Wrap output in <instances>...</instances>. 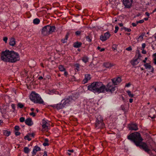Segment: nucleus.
Masks as SVG:
<instances>
[{"mask_svg":"<svg viewBox=\"0 0 156 156\" xmlns=\"http://www.w3.org/2000/svg\"><path fill=\"white\" fill-rule=\"evenodd\" d=\"M86 40L89 42H90L91 41V38L89 36H87L86 37Z\"/></svg>","mask_w":156,"mask_h":156,"instance_id":"obj_32","label":"nucleus"},{"mask_svg":"<svg viewBox=\"0 0 156 156\" xmlns=\"http://www.w3.org/2000/svg\"><path fill=\"white\" fill-rule=\"evenodd\" d=\"M30 136L28 135H26L24 137V139L26 140H27L30 141L31 140V138L29 137Z\"/></svg>","mask_w":156,"mask_h":156,"instance_id":"obj_30","label":"nucleus"},{"mask_svg":"<svg viewBox=\"0 0 156 156\" xmlns=\"http://www.w3.org/2000/svg\"><path fill=\"white\" fill-rule=\"evenodd\" d=\"M154 64L156 65V57H155V58H154Z\"/></svg>","mask_w":156,"mask_h":156,"instance_id":"obj_58","label":"nucleus"},{"mask_svg":"<svg viewBox=\"0 0 156 156\" xmlns=\"http://www.w3.org/2000/svg\"><path fill=\"white\" fill-rule=\"evenodd\" d=\"M15 134L16 136H19L20 134V133L17 131L15 132Z\"/></svg>","mask_w":156,"mask_h":156,"instance_id":"obj_52","label":"nucleus"},{"mask_svg":"<svg viewBox=\"0 0 156 156\" xmlns=\"http://www.w3.org/2000/svg\"><path fill=\"white\" fill-rule=\"evenodd\" d=\"M24 152L26 154H28L30 151V150L27 147H25L23 149Z\"/></svg>","mask_w":156,"mask_h":156,"instance_id":"obj_25","label":"nucleus"},{"mask_svg":"<svg viewBox=\"0 0 156 156\" xmlns=\"http://www.w3.org/2000/svg\"><path fill=\"white\" fill-rule=\"evenodd\" d=\"M142 50V53L143 54H146V51L144 50V49H141Z\"/></svg>","mask_w":156,"mask_h":156,"instance_id":"obj_51","label":"nucleus"},{"mask_svg":"<svg viewBox=\"0 0 156 156\" xmlns=\"http://www.w3.org/2000/svg\"><path fill=\"white\" fill-rule=\"evenodd\" d=\"M1 60L6 62H15L20 60L19 54L13 51L6 50L2 52Z\"/></svg>","mask_w":156,"mask_h":156,"instance_id":"obj_2","label":"nucleus"},{"mask_svg":"<svg viewBox=\"0 0 156 156\" xmlns=\"http://www.w3.org/2000/svg\"><path fill=\"white\" fill-rule=\"evenodd\" d=\"M119 25L120 26V27H123V24L122 23H119Z\"/></svg>","mask_w":156,"mask_h":156,"instance_id":"obj_62","label":"nucleus"},{"mask_svg":"<svg viewBox=\"0 0 156 156\" xmlns=\"http://www.w3.org/2000/svg\"><path fill=\"white\" fill-rule=\"evenodd\" d=\"M111 34L108 32L105 33L104 35H102L100 37V40L102 41H106L107 39L109 38Z\"/></svg>","mask_w":156,"mask_h":156,"instance_id":"obj_10","label":"nucleus"},{"mask_svg":"<svg viewBox=\"0 0 156 156\" xmlns=\"http://www.w3.org/2000/svg\"><path fill=\"white\" fill-rule=\"evenodd\" d=\"M43 79V77L42 76H41L38 78V79H39L40 80H41V79Z\"/></svg>","mask_w":156,"mask_h":156,"instance_id":"obj_63","label":"nucleus"},{"mask_svg":"<svg viewBox=\"0 0 156 156\" xmlns=\"http://www.w3.org/2000/svg\"><path fill=\"white\" fill-rule=\"evenodd\" d=\"M129 129L130 130L136 131L138 130L137 126L136 124H131L129 126Z\"/></svg>","mask_w":156,"mask_h":156,"instance_id":"obj_15","label":"nucleus"},{"mask_svg":"<svg viewBox=\"0 0 156 156\" xmlns=\"http://www.w3.org/2000/svg\"><path fill=\"white\" fill-rule=\"evenodd\" d=\"M11 134V133L10 131H6L5 133V135L6 136H9Z\"/></svg>","mask_w":156,"mask_h":156,"instance_id":"obj_37","label":"nucleus"},{"mask_svg":"<svg viewBox=\"0 0 156 156\" xmlns=\"http://www.w3.org/2000/svg\"><path fill=\"white\" fill-rule=\"evenodd\" d=\"M30 115H32V116L33 117H34L35 116V113L34 112H32L31 113H30Z\"/></svg>","mask_w":156,"mask_h":156,"instance_id":"obj_50","label":"nucleus"},{"mask_svg":"<svg viewBox=\"0 0 156 156\" xmlns=\"http://www.w3.org/2000/svg\"><path fill=\"white\" fill-rule=\"evenodd\" d=\"M103 118L101 115H98V127L100 128H103L105 126L103 123Z\"/></svg>","mask_w":156,"mask_h":156,"instance_id":"obj_9","label":"nucleus"},{"mask_svg":"<svg viewBox=\"0 0 156 156\" xmlns=\"http://www.w3.org/2000/svg\"><path fill=\"white\" fill-rule=\"evenodd\" d=\"M106 88L101 82H98V93H105L106 91Z\"/></svg>","mask_w":156,"mask_h":156,"instance_id":"obj_8","label":"nucleus"},{"mask_svg":"<svg viewBox=\"0 0 156 156\" xmlns=\"http://www.w3.org/2000/svg\"><path fill=\"white\" fill-rule=\"evenodd\" d=\"M145 14L147 16H149L150 15L149 13L148 12H145Z\"/></svg>","mask_w":156,"mask_h":156,"instance_id":"obj_59","label":"nucleus"},{"mask_svg":"<svg viewBox=\"0 0 156 156\" xmlns=\"http://www.w3.org/2000/svg\"><path fill=\"white\" fill-rule=\"evenodd\" d=\"M130 85V83H128L126 85V87H129Z\"/></svg>","mask_w":156,"mask_h":156,"instance_id":"obj_61","label":"nucleus"},{"mask_svg":"<svg viewBox=\"0 0 156 156\" xmlns=\"http://www.w3.org/2000/svg\"><path fill=\"white\" fill-rule=\"evenodd\" d=\"M126 50L128 51H131L132 50V48L131 46H129V47L126 48Z\"/></svg>","mask_w":156,"mask_h":156,"instance_id":"obj_44","label":"nucleus"},{"mask_svg":"<svg viewBox=\"0 0 156 156\" xmlns=\"http://www.w3.org/2000/svg\"><path fill=\"white\" fill-rule=\"evenodd\" d=\"M64 75L65 76H67L68 75V73L66 71H65L64 73Z\"/></svg>","mask_w":156,"mask_h":156,"instance_id":"obj_55","label":"nucleus"},{"mask_svg":"<svg viewBox=\"0 0 156 156\" xmlns=\"http://www.w3.org/2000/svg\"><path fill=\"white\" fill-rule=\"evenodd\" d=\"M127 138L133 142L136 146H139L147 153L150 155L152 154L148 146L146 143H141L142 139L140 133L137 132L132 133L127 136Z\"/></svg>","mask_w":156,"mask_h":156,"instance_id":"obj_1","label":"nucleus"},{"mask_svg":"<svg viewBox=\"0 0 156 156\" xmlns=\"http://www.w3.org/2000/svg\"><path fill=\"white\" fill-rule=\"evenodd\" d=\"M98 82H94L88 86V90L94 93L98 92Z\"/></svg>","mask_w":156,"mask_h":156,"instance_id":"obj_6","label":"nucleus"},{"mask_svg":"<svg viewBox=\"0 0 156 156\" xmlns=\"http://www.w3.org/2000/svg\"><path fill=\"white\" fill-rule=\"evenodd\" d=\"M129 101V102L130 103H132V102L133 101V99H131V98L130 99Z\"/></svg>","mask_w":156,"mask_h":156,"instance_id":"obj_64","label":"nucleus"},{"mask_svg":"<svg viewBox=\"0 0 156 156\" xmlns=\"http://www.w3.org/2000/svg\"><path fill=\"white\" fill-rule=\"evenodd\" d=\"M115 85L113 82H109L107 85L106 92H110L112 93L114 91L115 89Z\"/></svg>","mask_w":156,"mask_h":156,"instance_id":"obj_7","label":"nucleus"},{"mask_svg":"<svg viewBox=\"0 0 156 156\" xmlns=\"http://www.w3.org/2000/svg\"><path fill=\"white\" fill-rule=\"evenodd\" d=\"M25 123L27 125L31 126L33 124V122L31 118H29L25 120Z\"/></svg>","mask_w":156,"mask_h":156,"instance_id":"obj_17","label":"nucleus"},{"mask_svg":"<svg viewBox=\"0 0 156 156\" xmlns=\"http://www.w3.org/2000/svg\"><path fill=\"white\" fill-rule=\"evenodd\" d=\"M147 57H146L145 58V59L144 60H143V62H144V63H146V60H147Z\"/></svg>","mask_w":156,"mask_h":156,"instance_id":"obj_54","label":"nucleus"},{"mask_svg":"<svg viewBox=\"0 0 156 156\" xmlns=\"http://www.w3.org/2000/svg\"><path fill=\"white\" fill-rule=\"evenodd\" d=\"M15 129L16 131H18L20 129V127L19 126H16L15 127Z\"/></svg>","mask_w":156,"mask_h":156,"instance_id":"obj_42","label":"nucleus"},{"mask_svg":"<svg viewBox=\"0 0 156 156\" xmlns=\"http://www.w3.org/2000/svg\"><path fill=\"white\" fill-rule=\"evenodd\" d=\"M144 22V21L143 20H140L139 21H137L136 22L137 24L138 23H143Z\"/></svg>","mask_w":156,"mask_h":156,"instance_id":"obj_41","label":"nucleus"},{"mask_svg":"<svg viewBox=\"0 0 156 156\" xmlns=\"http://www.w3.org/2000/svg\"><path fill=\"white\" fill-rule=\"evenodd\" d=\"M141 57V55L140 53H139L138 54V57L137 58H136V59H138V60H139V59H140V58Z\"/></svg>","mask_w":156,"mask_h":156,"instance_id":"obj_46","label":"nucleus"},{"mask_svg":"<svg viewBox=\"0 0 156 156\" xmlns=\"http://www.w3.org/2000/svg\"><path fill=\"white\" fill-rule=\"evenodd\" d=\"M142 48L141 49H144V48L146 47V44L145 43H143L142 44Z\"/></svg>","mask_w":156,"mask_h":156,"instance_id":"obj_47","label":"nucleus"},{"mask_svg":"<svg viewBox=\"0 0 156 156\" xmlns=\"http://www.w3.org/2000/svg\"><path fill=\"white\" fill-rule=\"evenodd\" d=\"M81 33V31H80L79 30L77 31L76 32L75 34H76V35L77 36L79 35Z\"/></svg>","mask_w":156,"mask_h":156,"instance_id":"obj_40","label":"nucleus"},{"mask_svg":"<svg viewBox=\"0 0 156 156\" xmlns=\"http://www.w3.org/2000/svg\"><path fill=\"white\" fill-rule=\"evenodd\" d=\"M124 30L126 31H127L128 32H130L131 31V30L130 29L126 27H125L124 28Z\"/></svg>","mask_w":156,"mask_h":156,"instance_id":"obj_39","label":"nucleus"},{"mask_svg":"<svg viewBox=\"0 0 156 156\" xmlns=\"http://www.w3.org/2000/svg\"><path fill=\"white\" fill-rule=\"evenodd\" d=\"M145 68L148 70H151V72H153L154 70V69L151 66V65L149 63H146L144 64Z\"/></svg>","mask_w":156,"mask_h":156,"instance_id":"obj_18","label":"nucleus"},{"mask_svg":"<svg viewBox=\"0 0 156 156\" xmlns=\"http://www.w3.org/2000/svg\"><path fill=\"white\" fill-rule=\"evenodd\" d=\"M96 126H97V123H98V117L96 118Z\"/></svg>","mask_w":156,"mask_h":156,"instance_id":"obj_60","label":"nucleus"},{"mask_svg":"<svg viewBox=\"0 0 156 156\" xmlns=\"http://www.w3.org/2000/svg\"><path fill=\"white\" fill-rule=\"evenodd\" d=\"M137 23L136 24L135 23H132V25L133 27H136V25H137Z\"/></svg>","mask_w":156,"mask_h":156,"instance_id":"obj_57","label":"nucleus"},{"mask_svg":"<svg viewBox=\"0 0 156 156\" xmlns=\"http://www.w3.org/2000/svg\"><path fill=\"white\" fill-rule=\"evenodd\" d=\"M127 93L129 96L131 98H132L133 97L134 95L133 94L131 93V92L130 91L128 90L126 91Z\"/></svg>","mask_w":156,"mask_h":156,"instance_id":"obj_29","label":"nucleus"},{"mask_svg":"<svg viewBox=\"0 0 156 156\" xmlns=\"http://www.w3.org/2000/svg\"><path fill=\"white\" fill-rule=\"evenodd\" d=\"M72 99L71 97H69L66 100H62L61 103H59L54 105H51L50 106L52 107H65L69 106L72 102Z\"/></svg>","mask_w":156,"mask_h":156,"instance_id":"obj_4","label":"nucleus"},{"mask_svg":"<svg viewBox=\"0 0 156 156\" xmlns=\"http://www.w3.org/2000/svg\"><path fill=\"white\" fill-rule=\"evenodd\" d=\"M68 38V35H66L65 37V38L62 40H61L62 42L63 43H65L67 41V40Z\"/></svg>","mask_w":156,"mask_h":156,"instance_id":"obj_27","label":"nucleus"},{"mask_svg":"<svg viewBox=\"0 0 156 156\" xmlns=\"http://www.w3.org/2000/svg\"><path fill=\"white\" fill-rule=\"evenodd\" d=\"M55 30V27L54 26L48 25L43 28L41 33L43 35L46 36L54 32Z\"/></svg>","mask_w":156,"mask_h":156,"instance_id":"obj_5","label":"nucleus"},{"mask_svg":"<svg viewBox=\"0 0 156 156\" xmlns=\"http://www.w3.org/2000/svg\"><path fill=\"white\" fill-rule=\"evenodd\" d=\"M43 156H48L47 154V152L46 151H44V154Z\"/></svg>","mask_w":156,"mask_h":156,"instance_id":"obj_56","label":"nucleus"},{"mask_svg":"<svg viewBox=\"0 0 156 156\" xmlns=\"http://www.w3.org/2000/svg\"><path fill=\"white\" fill-rule=\"evenodd\" d=\"M124 112V113H126V112H127L128 111V108H121V109Z\"/></svg>","mask_w":156,"mask_h":156,"instance_id":"obj_31","label":"nucleus"},{"mask_svg":"<svg viewBox=\"0 0 156 156\" xmlns=\"http://www.w3.org/2000/svg\"><path fill=\"white\" fill-rule=\"evenodd\" d=\"M103 66L107 68H109L113 66L114 65L109 62H107L104 63Z\"/></svg>","mask_w":156,"mask_h":156,"instance_id":"obj_19","label":"nucleus"},{"mask_svg":"<svg viewBox=\"0 0 156 156\" xmlns=\"http://www.w3.org/2000/svg\"><path fill=\"white\" fill-rule=\"evenodd\" d=\"M68 151L70 153H73L74 152V150L73 149L71 150H68Z\"/></svg>","mask_w":156,"mask_h":156,"instance_id":"obj_53","label":"nucleus"},{"mask_svg":"<svg viewBox=\"0 0 156 156\" xmlns=\"http://www.w3.org/2000/svg\"><path fill=\"white\" fill-rule=\"evenodd\" d=\"M143 39V37L140 35L138 38V41H142Z\"/></svg>","mask_w":156,"mask_h":156,"instance_id":"obj_33","label":"nucleus"},{"mask_svg":"<svg viewBox=\"0 0 156 156\" xmlns=\"http://www.w3.org/2000/svg\"><path fill=\"white\" fill-rule=\"evenodd\" d=\"M9 44L11 46H14L16 44V41L14 38L12 37L10 39Z\"/></svg>","mask_w":156,"mask_h":156,"instance_id":"obj_20","label":"nucleus"},{"mask_svg":"<svg viewBox=\"0 0 156 156\" xmlns=\"http://www.w3.org/2000/svg\"><path fill=\"white\" fill-rule=\"evenodd\" d=\"M41 150V149L40 147L37 145L34 146V147L33 151L31 152L32 156H35V155L36 154L37 152L40 151Z\"/></svg>","mask_w":156,"mask_h":156,"instance_id":"obj_14","label":"nucleus"},{"mask_svg":"<svg viewBox=\"0 0 156 156\" xmlns=\"http://www.w3.org/2000/svg\"><path fill=\"white\" fill-rule=\"evenodd\" d=\"M20 122H25V120L24 117H21L20 118Z\"/></svg>","mask_w":156,"mask_h":156,"instance_id":"obj_34","label":"nucleus"},{"mask_svg":"<svg viewBox=\"0 0 156 156\" xmlns=\"http://www.w3.org/2000/svg\"><path fill=\"white\" fill-rule=\"evenodd\" d=\"M82 60L83 62H84L85 63H86L88 62L89 58L87 56H84L82 57Z\"/></svg>","mask_w":156,"mask_h":156,"instance_id":"obj_24","label":"nucleus"},{"mask_svg":"<svg viewBox=\"0 0 156 156\" xmlns=\"http://www.w3.org/2000/svg\"><path fill=\"white\" fill-rule=\"evenodd\" d=\"M30 98L32 101L34 103L45 105V104L44 103L43 101L39 94L34 92H31L30 96Z\"/></svg>","mask_w":156,"mask_h":156,"instance_id":"obj_3","label":"nucleus"},{"mask_svg":"<svg viewBox=\"0 0 156 156\" xmlns=\"http://www.w3.org/2000/svg\"><path fill=\"white\" fill-rule=\"evenodd\" d=\"M117 48V46L116 45H113L112 47V49H113L114 50H115Z\"/></svg>","mask_w":156,"mask_h":156,"instance_id":"obj_49","label":"nucleus"},{"mask_svg":"<svg viewBox=\"0 0 156 156\" xmlns=\"http://www.w3.org/2000/svg\"><path fill=\"white\" fill-rule=\"evenodd\" d=\"M49 122L45 119H44L42 122V126L44 129H48L49 125Z\"/></svg>","mask_w":156,"mask_h":156,"instance_id":"obj_12","label":"nucleus"},{"mask_svg":"<svg viewBox=\"0 0 156 156\" xmlns=\"http://www.w3.org/2000/svg\"><path fill=\"white\" fill-rule=\"evenodd\" d=\"M44 142L43 144V145L44 147L48 146H49V144L48 143L49 140L48 138H45L44 139Z\"/></svg>","mask_w":156,"mask_h":156,"instance_id":"obj_23","label":"nucleus"},{"mask_svg":"<svg viewBox=\"0 0 156 156\" xmlns=\"http://www.w3.org/2000/svg\"><path fill=\"white\" fill-rule=\"evenodd\" d=\"M119 29V27L118 26H116L115 27V30L114 31V33H116L118 32Z\"/></svg>","mask_w":156,"mask_h":156,"instance_id":"obj_38","label":"nucleus"},{"mask_svg":"<svg viewBox=\"0 0 156 156\" xmlns=\"http://www.w3.org/2000/svg\"><path fill=\"white\" fill-rule=\"evenodd\" d=\"M29 135L30 136L34 137L35 136V134L34 133H30L29 134Z\"/></svg>","mask_w":156,"mask_h":156,"instance_id":"obj_45","label":"nucleus"},{"mask_svg":"<svg viewBox=\"0 0 156 156\" xmlns=\"http://www.w3.org/2000/svg\"><path fill=\"white\" fill-rule=\"evenodd\" d=\"M133 0H123V3L126 8H130L132 5Z\"/></svg>","mask_w":156,"mask_h":156,"instance_id":"obj_11","label":"nucleus"},{"mask_svg":"<svg viewBox=\"0 0 156 156\" xmlns=\"http://www.w3.org/2000/svg\"><path fill=\"white\" fill-rule=\"evenodd\" d=\"M91 79L90 75L89 74H86L85 75V78L83 80L82 83L85 84L88 82Z\"/></svg>","mask_w":156,"mask_h":156,"instance_id":"obj_16","label":"nucleus"},{"mask_svg":"<svg viewBox=\"0 0 156 156\" xmlns=\"http://www.w3.org/2000/svg\"><path fill=\"white\" fill-rule=\"evenodd\" d=\"M82 45L81 43L79 42H76L73 44V46L76 48L80 47Z\"/></svg>","mask_w":156,"mask_h":156,"instance_id":"obj_22","label":"nucleus"},{"mask_svg":"<svg viewBox=\"0 0 156 156\" xmlns=\"http://www.w3.org/2000/svg\"><path fill=\"white\" fill-rule=\"evenodd\" d=\"M40 22V20L39 19L36 18L34 19L33 21V23L34 24H37Z\"/></svg>","mask_w":156,"mask_h":156,"instance_id":"obj_26","label":"nucleus"},{"mask_svg":"<svg viewBox=\"0 0 156 156\" xmlns=\"http://www.w3.org/2000/svg\"><path fill=\"white\" fill-rule=\"evenodd\" d=\"M3 40L6 43L7 42L8 38L7 37H3Z\"/></svg>","mask_w":156,"mask_h":156,"instance_id":"obj_43","label":"nucleus"},{"mask_svg":"<svg viewBox=\"0 0 156 156\" xmlns=\"http://www.w3.org/2000/svg\"><path fill=\"white\" fill-rule=\"evenodd\" d=\"M17 106L18 107H23L24 106V105L21 103H19L18 104Z\"/></svg>","mask_w":156,"mask_h":156,"instance_id":"obj_35","label":"nucleus"},{"mask_svg":"<svg viewBox=\"0 0 156 156\" xmlns=\"http://www.w3.org/2000/svg\"><path fill=\"white\" fill-rule=\"evenodd\" d=\"M80 65L79 64L77 63L75 64V67H76V69L77 70H78L79 68H80Z\"/></svg>","mask_w":156,"mask_h":156,"instance_id":"obj_36","label":"nucleus"},{"mask_svg":"<svg viewBox=\"0 0 156 156\" xmlns=\"http://www.w3.org/2000/svg\"><path fill=\"white\" fill-rule=\"evenodd\" d=\"M112 81L115 85H117L119 84L122 81L121 77H118L112 79Z\"/></svg>","mask_w":156,"mask_h":156,"instance_id":"obj_13","label":"nucleus"},{"mask_svg":"<svg viewBox=\"0 0 156 156\" xmlns=\"http://www.w3.org/2000/svg\"><path fill=\"white\" fill-rule=\"evenodd\" d=\"M140 60L138 59H135L133 60H132L131 62V64L133 66H134L136 65L139 62Z\"/></svg>","mask_w":156,"mask_h":156,"instance_id":"obj_21","label":"nucleus"},{"mask_svg":"<svg viewBox=\"0 0 156 156\" xmlns=\"http://www.w3.org/2000/svg\"><path fill=\"white\" fill-rule=\"evenodd\" d=\"M59 70L61 71H64L65 70V69L64 68L63 66L62 65H60L58 66Z\"/></svg>","mask_w":156,"mask_h":156,"instance_id":"obj_28","label":"nucleus"},{"mask_svg":"<svg viewBox=\"0 0 156 156\" xmlns=\"http://www.w3.org/2000/svg\"><path fill=\"white\" fill-rule=\"evenodd\" d=\"M50 78V76L49 75H47L45 76V79H49Z\"/></svg>","mask_w":156,"mask_h":156,"instance_id":"obj_48","label":"nucleus"}]
</instances>
